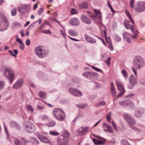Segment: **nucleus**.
<instances>
[{
    "label": "nucleus",
    "instance_id": "f257e3e1",
    "mask_svg": "<svg viewBox=\"0 0 145 145\" xmlns=\"http://www.w3.org/2000/svg\"><path fill=\"white\" fill-rule=\"evenodd\" d=\"M144 60L141 57L137 56L135 57L133 62V67L139 70L144 67Z\"/></svg>",
    "mask_w": 145,
    "mask_h": 145
},
{
    "label": "nucleus",
    "instance_id": "f03ea898",
    "mask_svg": "<svg viewBox=\"0 0 145 145\" xmlns=\"http://www.w3.org/2000/svg\"><path fill=\"white\" fill-rule=\"evenodd\" d=\"M53 114L54 117L59 121H63L65 119V114L61 109L57 108L54 109L53 111Z\"/></svg>",
    "mask_w": 145,
    "mask_h": 145
},
{
    "label": "nucleus",
    "instance_id": "7ed1b4c3",
    "mask_svg": "<svg viewBox=\"0 0 145 145\" xmlns=\"http://www.w3.org/2000/svg\"><path fill=\"white\" fill-rule=\"evenodd\" d=\"M70 135L67 133V136L61 135L59 136L57 139V143L59 145H69V140L68 137H69Z\"/></svg>",
    "mask_w": 145,
    "mask_h": 145
},
{
    "label": "nucleus",
    "instance_id": "20e7f679",
    "mask_svg": "<svg viewBox=\"0 0 145 145\" xmlns=\"http://www.w3.org/2000/svg\"><path fill=\"white\" fill-rule=\"evenodd\" d=\"M3 75L10 81V84H11L15 76L13 71L9 68H5L3 72Z\"/></svg>",
    "mask_w": 145,
    "mask_h": 145
},
{
    "label": "nucleus",
    "instance_id": "39448f33",
    "mask_svg": "<svg viewBox=\"0 0 145 145\" xmlns=\"http://www.w3.org/2000/svg\"><path fill=\"white\" fill-rule=\"evenodd\" d=\"M36 55L39 58H42L48 54L47 52L43 47L40 46L37 47L35 49Z\"/></svg>",
    "mask_w": 145,
    "mask_h": 145
},
{
    "label": "nucleus",
    "instance_id": "423d86ee",
    "mask_svg": "<svg viewBox=\"0 0 145 145\" xmlns=\"http://www.w3.org/2000/svg\"><path fill=\"white\" fill-rule=\"evenodd\" d=\"M135 10L138 13H140L145 10V1H139L137 2L134 8Z\"/></svg>",
    "mask_w": 145,
    "mask_h": 145
},
{
    "label": "nucleus",
    "instance_id": "0eeeda50",
    "mask_svg": "<svg viewBox=\"0 0 145 145\" xmlns=\"http://www.w3.org/2000/svg\"><path fill=\"white\" fill-rule=\"evenodd\" d=\"M83 76L85 77L90 79H93L98 76V74L96 72H87L84 73Z\"/></svg>",
    "mask_w": 145,
    "mask_h": 145
},
{
    "label": "nucleus",
    "instance_id": "6e6552de",
    "mask_svg": "<svg viewBox=\"0 0 145 145\" xmlns=\"http://www.w3.org/2000/svg\"><path fill=\"white\" fill-rule=\"evenodd\" d=\"M137 78L136 77L135 78L134 76L132 74L129 77L130 84L128 85V88L130 89H131L134 87L135 85L137 83Z\"/></svg>",
    "mask_w": 145,
    "mask_h": 145
},
{
    "label": "nucleus",
    "instance_id": "1a4fd4ad",
    "mask_svg": "<svg viewBox=\"0 0 145 145\" xmlns=\"http://www.w3.org/2000/svg\"><path fill=\"white\" fill-rule=\"evenodd\" d=\"M124 119L127 121L130 127L135 125V120L130 115L127 114H125L123 115Z\"/></svg>",
    "mask_w": 145,
    "mask_h": 145
},
{
    "label": "nucleus",
    "instance_id": "9d476101",
    "mask_svg": "<svg viewBox=\"0 0 145 145\" xmlns=\"http://www.w3.org/2000/svg\"><path fill=\"white\" fill-rule=\"evenodd\" d=\"M0 19L3 20V22L5 23V28L3 29H0V31H4L7 29L9 26V23L8 20L5 16L2 13L0 12Z\"/></svg>",
    "mask_w": 145,
    "mask_h": 145
},
{
    "label": "nucleus",
    "instance_id": "9b49d317",
    "mask_svg": "<svg viewBox=\"0 0 145 145\" xmlns=\"http://www.w3.org/2000/svg\"><path fill=\"white\" fill-rule=\"evenodd\" d=\"M30 8V7L29 5L23 4L18 7V10L20 12L23 14L25 13L27 10Z\"/></svg>",
    "mask_w": 145,
    "mask_h": 145
},
{
    "label": "nucleus",
    "instance_id": "f8f14e48",
    "mask_svg": "<svg viewBox=\"0 0 145 145\" xmlns=\"http://www.w3.org/2000/svg\"><path fill=\"white\" fill-rule=\"evenodd\" d=\"M69 91L72 95L74 96L80 97L82 95V93L80 91L71 88L69 89Z\"/></svg>",
    "mask_w": 145,
    "mask_h": 145
},
{
    "label": "nucleus",
    "instance_id": "ddd939ff",
    "mask_svg": "<svg viewBox=\"0 0 145 145\" xmlns=\"http://www.w3.org/2000/svg\"><path fill=\"white\" fill-rule=\"evenodd\" d=\"M23 83L24 80L22 79H19L13 86V88L14 89L20 88L22 87Z\"/></svg>",
    "mask_w": 145,
    "mask_h": 145
},
{
    "label": "nucleus",
    "instance_id": "4468645a",
    "mask_svg": "<svg viewBox=\"0 0 145 145\" xmlns=\"http://www.w3.org/2000/svg\"><path fill=\"white\" fill-rule=\"evenodd\" d=\"M36 128L33 124H31L26 126L25 129L26 131L29 133L34 132L36 130Z\"/></svg>",
    "mask_w": 145,
    "mask_h": 145
},
{
    "label": "nucleus",
    "instance_id": "2eb2a0df",
    "mask_svg": "<svg viewBox=\"0 0 145 145\" xmlns=\"http://www.w3.org/2000/svg\"><path fill=\"white\" fill-rule=\"evenodd\" d=\"M84 37L86 40L88 42L94 44L96 42V40L95 39L89 36L86 34H84Z\"/></svg>",
    "mask_w": 145,
    "mask_h": 145
},
{
    "label": "nucleus",
    "instance_id": "dca6fc26",
    "mask_svg": "<svg viewBox=\"0 0 145 145\" xmlns=\"http://www.w3.org/2000/svg\"><path fill=\"white\" fill-rule=\"evenodd\" d=\"M144 113V109L140 108L136 110L135 113V116L137 118H140L142 116V114Z\"/></svg>",
    "mask_w": 145,
    "mask_h": 145
},
{
    "label": "nucleus",
    "instance_id": "f3484780",
    "mask_svg": "<svg viewBox=\"0 0 145 145\" xmlns=\"http://www.w3.org/2000/svg\"><path fill=\"white\" fill-rule=\"evenodd\" d=\"M81 19L83 22L87 25H89L91 23V21L90 19L84 14L81 16Z\"/></svg>",
    "mask_w": 145,
    "mask_h": 145
},
{
    "label": "nucleus",
    "instance_id": "a211bd4d",
    "mask_svg": "<svg viewBox=\"0 0 145 145\" xmlns=\"http://www.w3.org/2000/svg\"><path fill=\"white\" fill-rule=\"evenodd\" d=\"M38 138L42 142L46 143H50V140L46 137L43 136L41 134H38L37 135Z\"/></svg>",
    "mask_w": 145,
    "mask_h": 145
},
{
    "label": "nucleus",
    "instance_id": "6ab92c4d",
    "mask_svg": "<svg viewBox=\"0 0 145 145\" xmlns=\"http://www.w3.org/2000/svg\"><path fill=\"white\" fill-rule=\"evenodd\" d=\"M69 23L72 25L77 26L80 24V22L77 18H74L70 20Z\"/></svg>",
    "mask_w": 145,
    "mask_h": 145
},
{
    "label": "nucleus",
    "instance_id": "aec40b11",
    "mask_svg": "<svg viewBox=\"0 0 145 145\" xmlns=\"http://www.w3.org/2000/svg\"><path fill=\"white\" fill-rule=\"evenodd\" d=\"M129 22L127 20H125L124 22V25L125 27L127 29H130L131 31L133 32V31L134 29L133 26L132 25H130L129 24Z\"/></svg>",
    "mask_w": 145,
    "mask_h": 145
},
{
    "label": "nucleus",
    "instance_id": "412c9836",
    "mask_svg": "<svg viewBox=\"0 0 145 145\" xmlns=\"http://www.w3.org/2000/svg\"><path fill=\"white\" fill-rule=\"evenodd\" d=\"M89 129V127H87L80 128L78 130L79 134L80 135H83L85 134Z\"/></svg>",
    "mask_w": 145,
    "mask_h": 145
},
{
    "label": "nucleus",
    "instance_id": "4be33fe9",
    "mask_svg": "<svg viewBox=\"0 0 145 145\" xmlns=\"http://www.w3.org/2000/svg\"><path fill=\"white\" fill-rule=\"evenodd\" d=\"M10 126L16 129H20V128L19 124L15 121H11L10 122Z\"/></svg>",
    "mask_w": 145,
    "mask_h": 145
},
{
    "label": "nucleus",
    "instance_id": "5701e85b",
    "mask_svg": "<svg viewBox=\"0 0 145 145\" xmlns=\"http://www.w3.org/2000/svg\"><path fill=\"white\" fill-rule=\"evenodd\" d=\"M132 102L130 100H127L120 102L119 103V104L124 107H126L130 105Z\"/></svg>",
    "mask_w": 145,
    "mask_h": 145
},
{
    "label": "nucleus",
    "instance_id": "b1692460",
    "mask_svg": "<svg viewBox=\"0 0 145 145\" xmlns=\"http://www.w3.org/2000/svg\"><path fill=\"white\" fill-rule=\"evenodd\" d=\"M68 33L69 35L73 37L77 36L78 35V33L77 31L74 29H69Z\"/></svg>",
    "mask_w": 145,
    "mask_h": 145
},
{
    "label": "nucleus",
    "instance_id": "393cba45",
    "mask_svg": "<svg viewBox=\"0 0 145 145\" xmlns=\"http://www.w3.org/2000/svg\"><path fill=\"white\" fill-rule=\"evenodd\" d=\"M123 38L128 42H130V35L127 32L123 33Z\"/></svg>",
    "mask_w": 145,
    "mask_h": 145
},
{
    "label": "nucleus",
    "instance_id": "a878e982",
    "mask_svg": "<svg viewBox=\"0 0 145 145\" xmlns=\"http://www.w3.org/2000/svg\"><path fill=\"white\" fill-rule=\"evenodd\" d=\"M116 83L117 87L118 89L120 91L123 90L124 89L123 87L120 82L118 80L116 81Z\"/></svg>",
    "mask_w": 145,
    "mask_h": 145
},
{
    "label": "nucleus",
    "instance_id": "bb28decb",
    "mask_svg": "<svg viewBox=\"0 0 145 145\" xmlns=\"http://www.w3.org/2000/svg\"><path fill=\"white\" fill-rule=\"evenodd\" d=\"M56 122L54 120H51L46 124V125L49 127H53L55 126L56 124Z\"/></svg>",
    "mask_w": 145,
    "mask_h": 145
},
{
    "label": "nucleus",
    "instance_id": "cd10ccee",
    "mask_svg": "<svg viewBox=\"0 0 145 145\" xmlns=\"http://www.w3.org/2000/svg\"><path fill=\"white\" fill-rule=\"evenodd\" d=\"M105 126L107 129V131L110 133H112L113 132V131L112 127L109 125L106 124L104 123L103 124V126Z\"/></svg>",
    "mask_w": 145,
    "mask_h": 145
},
{
    "label": "nucleus",
    "instance_id": "c85d7f7f",
    "mask_svg": "<svg viewBox=\"0 0 145 145\" xmlns=\"http://www.w3.org/2000/svg\"><path fill=\"white\" fill-rule=\"evenodd\" d=\"M78 6L79 8H86L88 7L87 3L86 2L79 4Z\"/></svg>",
    "mask_w": 145,
    "mask_h": 145
},
{
    "label": "nucleus",
    "instance_id": "c756f323",
    "mask_svg": "<svg viewBox=\"0 0 145 145\" xmlns=\"http://www.w3.org/2000/svg\"><path fill=\"white\" fill-rule=\"evenodd\" d=\"M21 139L25 145H32V142L31 141L27 140L24 138H22Z\"/></svg>",
    "mask_w": 145,
    "mask_h": 145
},
{
    "label": "nucleus",
    "instance_id": "7c9ffc66",
    "mask_svg": "<svg viewBox=\"0 0 145 145\" xmlns=\"http://www.w3.org/2000/svg\"><path fill=\"white\" fill-rule=\"evenodd\" d=\"M127 16L129 18V19L130 21L131 22V23L133 24H134V22L132 19V18L130 15V14L129 13V12L128 11H126L125 12Z\"/></svg>",
    "mask_w": 145,
    "mask_h": 145
},
{
    "label": "nucleus",
    "instance_id": "2f4dec72",
    "mask_svg": "<svg viewBox=\"0 0 145 145\" xmlns=\"http://www.w3.org/2000/svg\"><path fill=\"white\" fill-rule=\"evenodd\" d=\"M121 73L125 79L127 78L128 75L127 72L125 70L123 69L121 71Z\"/></svg>",
    "mask_w": 145,
    "mask_h": 145
},
{
    "label": "nucleus",
    "instance_id": "473e14b6",
    "mask_svg": "<svg viewBox=\"0 0 145 145\" xmlns=\"http://www.w3.org/2000/svg\"><path fill=\"white\" fill-rule=\"evenodd\" d=\"M121 144L122 145H130L127 141L125 139H123L121 141Z\"/></svg>",
    "mask_w": 145,
    "mask_h": 145
},
{
    "label": "nucleus",
    "instance_id": "72a5a7b5",
    "mask_svg": "<svg viewBox=\"0 0 145 145\" xmlns=\"http://www.w3.org/2000/svg\"><path fill=\"white\" fill-rule=\"evenodd\" d=\"M13 52L15 54H14L11 50H9L8 51L9 53L11 54L13 56L16 57V55L18 53V50H13Z\"/></svg>",
    "mask_w": 145,
    "mask_h": 145
},
{
    "label": "nucleus",
    "instance_id": "f704fd0d",
    "mask_svg": "<svg viewBox=\"0 0 145 145\" xmlns=\"http://www.w3.org/2000/svg\"><path fill=\"white\" fill-rule=\"evenodd\" d=\"M26 108L28 111H30L31 113H33V109L32 106L30 105H27V106Z\"/></svg>",
    "mask_w": 145,
    "mask_h": 145
},
{
    "label": "nucleus",
    "instance_id": "c9c22d12",
    "mask_svg": "<svg viewBox=\"0 0 145 145\" xmlns=\"http://www.w3.org/2000/svg\"><path fill=\"white\" fill-rule=\"evenodd\" d=\"M111 112H110L106 116V118L107 121L110 123V120H111Z\"/></svg>",
    "mask_w": 145,
    "mask_h": 145
},
{
    "label": "nucleus",
    "instance_id": "e433bc0d",
    "mask_svg": "<svg viewBox=\"0 0 145 145\" xmlns=\"http://www.w3.org/2000/svg\"><path fill=\"white\" fill-rule=\"evenodd\" d=\"M14 143L15 145H22L23 144L22 142L19 140L16 139L14 140Z\"/></svg>",
    "mask_w": 145,
    "mask_h": 145
},
{
    "label": "nucleus",
    "instance_id": "4c0bfd02",
    "mask_svg": "<svg viewBox=\"0 0 145 145\" xmlns=\"http://www.w3.org/2000/svg\"><path fill=\"white\" fill-rule=\"evenodd\" d=\"M114 38L118 42H120L121 40L120 37L117 34H115L114 35Z\"/></svg>",
    "mask_w": 145,
    "mask_h": 145
},
{
    "label": "nucleus",
    "instance_id": "58836bf2",
    "mask_svg": "<svg viewBox=\"0 0 145 145\" xmlns=\"http://www.w3.org/2000/svg\"><path fill=\"white\" fill-rule=\"evenodd\" d=\"M50 134L54 136H58L59 135V133L55 131H51L50 132Z\"/></svg>",
    "mask_w": 145,
    "mask_h": 145
},
{
    "label": "nucleus",
    "instance_id": "ea45409f",
    "mask_svg": "<svg viewBox=\"0 0 145 145\" xmlns=\"http://www.w3.org/2000/svg\"><path fill=\"white\" fill-rule=\"evenodd\" d=\"M95 13L96 15L99 18H101V14L100 12L98 10H96L95 11Z\"/></svg>",
    "mask_w": 145,
    "mask_h": 145
},
{
    "label": "nucleus",
    "instance_id": "a19ab883",
    "mask_svg": "<svg viewBox=\"0 0 145 145\" xmlns=\"http://www.w3.org/2000/svg\"><path fill=\"white\" fill-rule=\"evenodd\" d=\"M134 0H130V5L131 8H135Z\"/></svg>",
    "mask_w": 145,
    "mask_h": 145
},
{
    "label": "nucleus",
    "instance_id": "79ce46f5",
    "mask_svg": "<svg viewBox=\"0 0 145 145\" xmlns=\"http://www.w3.org/2000/svg\"><path fill=\"white\" fill-rule=\"evenodd\" d=\"M5 85V82L3 81H0V90L2 89Z\"/></svg>",
    "mask_w": 145,
    "mask_h": 145
},
{
    "label": "nucleus",
    "instance_id": "37998d69",
    "mask_svg": "<svg viewBox=\"0 0 145 145\" xmlns=\"http://www.w3.org/2000/svg\"><path fill=\"white\" fill-rule=\"evenodd\" d=\"M40 97L42 98H45V93L40 91L39 93Z\"/></svg>",
    "mask_w": 145,
    "mask_h": 145
},
{
    "label": "nucleus",
    "instance_id": "c03bdc74",
    "mask_svg": "<svg viewBox=\"0 0 145 145\" xmlns=\"http://www.w3.org/2000/svg\"><path fill=\"white\" fill-rule=\"evenodd\" d=\"M91 67L92 69H95L96 71H98V72H101L102 73H103V71L101 70V69H99L97 67H96L94 66H92Z\"/></svg>",
    "mask_w": 145,
    "mask_h": 145
},
{
    "label": "nucleus",
    "instance_id": "a18cd8bd",
    "mask_svg": "<svg viewBox=\"0 0 145 145\" xmlns=\"http://www.w3.org/2000/svg\"><path fill=\"white\" fill-rule=\"evenodd\" d=\"M40 32L42 33H44L48 34H51V32L49 30H42Z\"/></svg>",
    "mask_w": 145,
    "mask_h": 145
},
{
    "label": "nucleus",
    "instance_id": "49530a36",
    "mask_svg": "<svg viewBox=\"0 0 145 145\" xmlns=\"http://www.w3.org/2000/svg\"><path fill=\"white\" fill-rule=\"evenodd\" d=\"M61 34L63 36V37L65 38H66V35L65 32V30H60Z\"/></svg>",
    "mask_w": 145,
    "mask_h": 145
},
{
    "label": "nucleus",
    "instance_id": "de8ad7c7",
    "mask_svg": "<svg viewBox=\"0 0 145 145\" xmlns=\"http://www.w3.org/2000/svg\"><path fill=\"white\" fill-rule=\"evenodd\" d=\"M86 104L81 105H77V106L81 109H83L85 108L87 106Z\"/></svg>",
    "mask_w": 145,
    "mask_h": 145
},
{
    "label": "nucleus",
    "instance_id": "09e8293b",
    "mask_svg": "<svg viewBox=\"0 0 145 145\" xmlns=\"http://www.w3.org/2000/svg\"><path fill=\"white\" fill-rule=\"evenodd\" d=\"M132 69L133 71V72L134 73L135 76L137 77V69L136 68L133 67H133L132 68Z\"/></svg>",
    "mask_w": 145,
    "mask_h": 145
},
{
    "label": "nucleus",
    "instance_id": "8fccbe9b",
    "mask_svg": "<svg viewBox=\"0 0 145 145\" xmlns=\"http://www.w3.org/2000/svg\"><path fill=\"white\" fill-rule=\"evenodd\" d=\"M132 126L130 127L133 129L135 130L138 133H139L140 132V130L135 127H131Z\"/></svg>",
    "mask_w": 145,
    "mask_h": 145
},
{
    "label": "nucleus",
    "instance_id": "3c124183",
    "mask_svg": "<svg viewBox=\"0 0 145 145\" xmlns=\"http://www.w3.org/2000/svg\"><path fill=\"white\" fill-rule=\"evenodd\" d=\"M105 104V103L104 101H101L97 103L96 105L98 106H101V105H104Z\"/></svg>",
    "mask_w": 145,
    "mask_h": 145
},
{
    "label": "nucleus",
    "instance_id": "603ef678",
    "mask_svg": "<svg viewBox=\"0 0 145 145\" xmlns=\"http://www.w3.org/2000/svg\"><path fill=\"white\" fill-rule=\"evenodd\" d=\"M71 14H76L78 12L77 10L74 8H72L71 10Z\"/></svg>",
    "mask_w": 145,
    "mask_h": 145
},
{
    "label": "nucleus",
    "instance_id": "864d4df0",
    "mask_svg": "<svg viewBox=\"0 0 145 145\" xmlns=\"http://www.w3.org/2000/svg\"><path fill=\"white\" fill-rule=\"evenodd\" d=\"M16 8L14 9L11 11V14L12 16H15L16 14Z\"/></svg>",
    "mask_w": 145,
    "mask_h": 145
},
{
    "label": "nucleus",
    "instance_id": "5fc2aeb1",
    "mask_svg": "<svg viewBox=\"0 0 145 145\" xmlns=\"http://www.w3.org/2000/svg\"><path fill=\"white\" fill-rule=\"evenodd\" d=\"M111 61V58L110 57H109L107 60L105 61L106 63L108 65V66H109Z\"/></svg>",
    "mask_w": 145,
    "mask_h": 145
},
{
    "label": "nucleus",
    "instance_id": "6e6d98bb",
    "mask_svg": "<svg viewBox=\"0 0 145 145\" xmlns=\"http://www.w3.org/2000/svg\"><path fill=\"white\" fill-rule=\"evenodd\" d=\"M44 9L42 8H40L38 10V13L39 15H41Z\"/></svg>",
    "mask_w": 145,
    "mask_h": 145
},
{
    "label": "nucleus",
    "instance_id": "4d7b16f0",
    "mask_svg": "<svg viewBox=\"0 0 145 145\" xmlns=\"http://www.w3.org/2000/svg\"><path fill=\"white\" fill-rule=\"evenodd\" d=\"M121 91L119 92L118 95H117V97H119L121 96V95H123L125 92L124 89L123 90H122L121 91Z\"/></svg>",
    "mask_w": 145,
    "mask_h": 145
},
{
    "label": "nucleus",
    "instance_id": "13d9d810",
    "mask_svg": "<svg viewBox=\"0 0 145 145\" xmlns=\"http://www.w3.org/2000/svg\"><path fill=\"white\" fill-rule=\"evenodd\" d=\"M111 90L112 94L114 96H115L116 93L115 88L111 89Z\"/></svg>",
    "mask_w": 145,
    "mask_h": 145
},
{
    "label": "nucleus",
    "instance_id": "bf43d9fd",
    "mask_svg": "<svg viewBox=\"0 0 145 145\" xmlns=\"http://www.w3.org/2000/svg\"><path fill=\"white\" fill-rule=\"evenodd\" d=\"M48 118V117L46 115H44L42 117V119L43 120H47Z\"/></svg>",
    "mask_w": 145,
    "mask_h": 145
},
{
    "label": "nucleus",
    "instance_id": "052dcab7",
    "mask_svg": "<svg viewBox=\"0 0 145 145\" xmlns=\"http://www.w3.org/2000/svg\"><path fill=\"white\" fill-rule=\"evenodd\" d=\"M133 35L132 36V37L133 39H135V38L136 37L137 35V32L135 31V29L133 31Z\"/></svg>",
    "mask_w": 145,
    "mask_h": 145
},
{
    "label": "nucleus",
    "instance_id": "680f3d73",
    "mask_svg": "<svg viewBox=\"0 0 145 145\" xmlns=\"http://www.w3.org/2000/svg\"><path fill=\"white\" fill-rule=\"evenodd\" d=\"M37 125L39 127L41 128L44 125L40 123H37Z\"/></svg>",
    "mask_w": 145,
    "mask_h": 145
},
{
    "label": "nucleus",
    "instance_id": "e2e57ef3",
    "mask_svg": "<svg viewBox=\"0 0 145 145\" xmlns=\"http://www.w3.org/2000/svg\"><path fill=\"white\" fill-rule=\"evenodd\" d=\"M112 124L114 128L116 131H117V128L116 124L113 121L112 122Z\"/></svg>",
    "mask_w": 145,
    "mask_h": 145
},
{
    "label": "nucleus",
    "instance_id": "0e129e2a",
    "mask_svg": "<svg viewBox=\"0 0 145 145\" xmlns=\"http://www.w3.org/2000/svg\"><path fill=\"white\" fill-rule=\"evenodd\" d=\"M99 140L95 139H93V141L95 145H98Z\"/></svg>",
    "mask_w": 145,
    "mask_h": 145
},
{
    "label": "nucleus",
    "instance_id": "69168bd1",
    "mask_svg": "<svg viewBox=\"0 0 145 145\" xmlns=\"http://www.w3.org/2000/svg\"><path fill=\"white\" fill-rule=\"evenodd\" d=\"M24 43H22V44H20V48L22 50H23L24 48Z\"/></svg>",
    "mask_w": 145,
    "mask_h": 145
},
{
    "label": "nucleus",
    "instance_id": "338daca9",
    "mask_svg": "<svg viewBox=\"0 0 145 145\" xmlns=\"http://www.w3.org/2000/svg\"><path fill=\"white\" fill-rule=\"evenodd\" d=\"M105 140L103 141L99 140L98 145L104 144H105Z\"/></svg>",
    "mask_w": 145,
    "mask_h": 145
},
{
    "label": "nucleus",
    "instance_id": "774afa93",
    "mask_svg": "<svg viewBox=\"0 0 145 145\" xmlns=\"http://www.w3.org/2000/svg\"><path fill=\"white\" fill-rule=\"evenodd\" d=\"M16 41L20 44L23 43L22 41L20 39H16Z\"/></svg>",
    "mask_w": 145,
    "mask_h": 145
}]
</instances>
